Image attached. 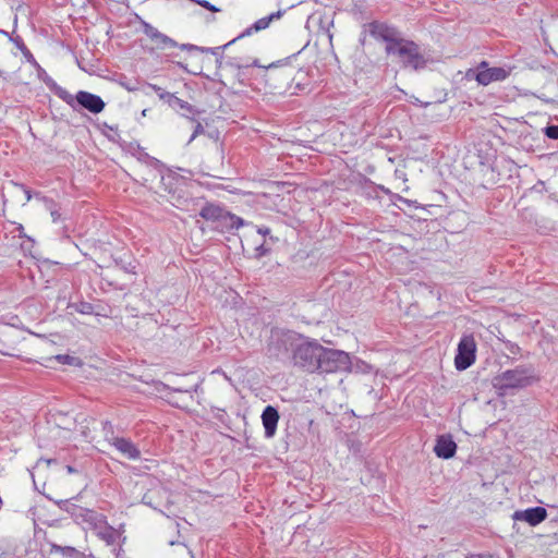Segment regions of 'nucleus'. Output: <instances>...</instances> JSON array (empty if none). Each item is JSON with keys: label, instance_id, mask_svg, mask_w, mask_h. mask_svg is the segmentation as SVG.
Instances as JSON below:
<instances>
[{"label": "nucleus", "instance_id": "f257e3e1", "mask_svg": "<svg viewBox=\"0 0 558 558\" xmlns=\"http://www.w3.org/2000/svg\"><path fill=\"white\" fill-rule=\"evenodd\" d=\"M277 338L288 350L293 349V362L305 372L315 373L323 345L317 340H304L299 333L286 330L277 333Z\"/></svg>", "mask_w": 558, "mask_h": 558}, {"label": "nucleus", "instance_id": "f03ea898", "mask_svg": "<svg viewBox=\"0 0 558 558\" xmlns=\"http://www.w3.org/2000/svg\"><path fill=\"white\" fill-rule=\"evenodd\" d=\"M534 379L533 367L520 365L496 376L493 380V385L500 395H506L510 389L527 387Z\"/></svg>", "mask_w": 558, "mask_h": 558}, {"label": "nucleus", "instance_id": "7ed1b4c3", "mask_svg": "<svg viewBox=\"0 0 558 558\" xmlns=\"http://www.w3.org/2000/svg\"><path fill=\"white\" fill-rule=\"evenodd\" d=\"M388 54L397 57L404 68L418 70L426 64L418 46L414 41L403 38H401L396 46L388 48Z\"/></svg>", "mask_w": 558, "mask_h": 558}, {"label": "nucleus", "instance_id": "20e7f679", "mask_svg": "<svg viewBox=\"0 0 558 558\" xmlns=\"http://www.w3.org/2000/svg\"><path fill=\"white\" fill-rule=\"evenodd\" d=\"M57 505L61 510L66 511L74 522L81 525L84 530L94 531L98 523H101V520L105 517L94 510L77 506L68 499L58 500Z\"/></svg>", "mask_w": 558, "mask_h": 558}, {"label": "nucleus", "instance_id": "39448f33", "mask_svg": "<svg viewBox=\"0 0 558 558\" xmlns=\"http://www.w3.org/2000/svg\"><path fill=\"white\" fill-rule=\"evenodd\" d=\"M351 367L350 356L341 350L328 349L323 347L317 371L319 373L345 372Z\"/></svg>", "mask_w": 558, "mask_h": 558}, {"label": "nucleus", "instance_id": "423d86ee", "mask_svg": "<svg viewBox=\"0 0 558 558\" xmlns=\"http://www.w3.org/2000/svg\"><path fill=\"white\" fill-rule=\"evenodd\" d=\"M199 216L207 221L217 222V228L239 229L244 223L240 217L225 210L219 205L210 203L201 208Z\"/></svg>", "mask_w": 558, "mask_h": 558}, {"label": "nucleus", "instance_id": "0eeeda50", "mask_svg": "<svg viewBox=\"0 0 558 558\" xmlns=\"http://www.w3.org/2000/svg\"><path fill=\"white\" fill-rule=\"evenodd\" d=\"M476 357V343L473 335H463L458 343L454 366L458 371L469 368Z\"/></svg>", "mask_w": 558, "mask_h": 558}, {"label": "nucleus", "instance_id": "6e6552de", "mask_svg": "<svg viewBox=\"0 0 558 558\" xmlns=\"http://www.w3.org/2000/svg\"><path fill=\"white\" fill-rule=\"evenodd\" d=\"M369 35L378 40L386 43V52L388 53V48L390 46H396L401 39L397 29L392 26H389L385 23L380 22H371L366 26Z\"/></svg>", "mask_w": 558, "mask_h": 558}, {"label": "nucleus", "instance_id": "1a4fd4ad", "mask_svg": "<svg viewBox=\"0 0 558 558\" xmlns=\"http://www.w3.org/2000/svg\"><path fill=\"white\" fill-rule=\"evenodd\" d=\"M142 504L163 513L162 508L171 505L169 490L160 484H156L142 497Z\"/></svg>", "mask_w": 558, "mask_h": 558}, {"label": "nucleus", "instance_id": "9d476101", "mask_svg": "<svg viewBox=\"0 0 558 558\" xmlns=\"http://www.w3.org/2000/svg\"><path fill=\"white\" fill-rule=\"evenodd\" d=\"M510 74V71L500 68H488V62L482 61L480 63V73L477 74V83L483 86H487L493 82H501L505 81Z\"/></svg>", "mask_w": 558, "mask_h": 558}, {"label": "nucleus", "instance_id": "9b49d317", "mask_svg": "<svg viewBox=\"0 0 558 558\" xmlns=\"http://www.w3.org/2000/svg\"><path fill=\"white\" fill-rule=\"evenodd\" d=\"M74 98V106L77 104L82 108L88 110L89 112L97 114L100 113L105 109V101L100 96L86 92L80 90L76 93Z\"/></svg>", "mask_w": 558, "mask_h": 558}, {"label": "nucleus", "instance_id": "f8f14e48", "mask_svg": "<svg viewBox=\"0 0 558 558\" xmlns=\"http://www.w3.org/2000/svg\"><path fill=\"white\" fill-rule=\"evenodd\" d=\"M141 24L143 33L154 43L157 49H169L178 47L175 40L159 32L149 23L142 21Z\"/></svg>", "mask_w": 558, "mask_h": 558}, {"label": "nucleus", "instance_id": "ddd939ff", "mask_svg": "<svg viewBox=\"0 0 558 558\" xmlns=\"http://www.w3.org/2000/svg\"><path fill=\"white\" fill-rule=\"evenodd\" d=\"M37 69V75L46 86L61 100L68 104L70 107H74V98L65 88L58 85L57 82L39 65Z\"/></svg>", "mask_w": 558, "mask_h": 558}, {"label": "nucleus", "instance_id": "4468645a", "mask_svg": "<svg viewBox=\"0 0 558 558\" xmlns=\"http://www.w3.org/2000/svg\"><path fill=\"white\" fill-rule=\"evenodd\" d=\"M151 88L158 94L160 99L165 100L172 109L177 111L182 110L183 116L194 113L193 107L187 101L177 97L171 93L162 90V88L157 85H151Z\"/></svg>", "mask_w": 558, "mask_h": 558}, {"label": "nucleus", "instance_id": "2eb2a0df", "mask_svg": "<svg viewBox=\"0 0 558 558\" xmlns=\"http://www.w3.org/2000/svg\"><path fill=\"white\" fill-rule=\"evenodd\" d=\"M512 518L514 520L525 521L531 526H536L547 518V511L543 507H533L523 511H515Z\"/></svg>", "mask_w": 558, "mask_h": 558}, {"label": "nucleus", "instance_id": "dca6fc26", "mask_svg": "<svg viewBox=\"0 0 558 558\" xmlns=\"http://www.w3.org/2000/svg\"><path fill=\"white\" fill-rule=\"evenodd\" d=\"M111 446H113L123 457L129 460H137L141 457V451L136 445L129 438L111 437Z\"/></svg>", "mask_w": 558, "mask_h": 558}, {"label": "nucleus", "instance_id": "f3484780", "mask_svg": "<svg viewBox=\"0 0 558 558\" xmlns=\"http://www.w3.org/2000/svg\"><path fill=\"white\" fill-rule=\"evenodd\" d=\"M262 422L265 429V437L272 438L277 432L279 413L272 405H267L262 413Z\"/></svg>", "mask_w": 558, "mask_h": 558}, {"label": "nucleus", "instance_id": "a211bd4d", "mask_svg": "<svg viewBox=\"0 0 558 558\" xmlns=\"http://www.w3.org/2000/svg\"><path fill=\"white\" fill-rule=\"evenodd\" d=\"M434 451L438 458L450 459L457 451V445L450 436H439L436 440Z\"/></svg>", "mask_w": 558, "mask_h": 558}, {"label": "nucleus", "instance_id": "6ab92c4d", "mask_svg": "<svg viewBox=\"0 0 558 558\" xmlns=\"http://www.w3.org/2000/svg\"><path fill=\"white\" fill-rule=\"evenodd\" d=\"M282 14L283 11L279 10L277 12L270 13L269 15L257 20L253 25L245 28L239 36H236L238 39L251 36L254 32L266 29L274 20H279L282 16Z\"/></svg>", "mask_w": 558, "mask_h": 558}, {"label": "nucleus", "instance_id": "aec40b11", "mask_svg": "<svg viewBox=\"0 0 558 558\" xmlns=\"http://www.w3.org/2000/svg\"><path fill=\"white\" fill-rule=\"evenodd\" d=\"M94 532L108 545H111L116 542V531L107 523L106 517H104L101 523H98V525L94 529Z\"/></svg>", "mask_w": 558, "mask_h": 558}, {"label": "nucleus", "instance_id": "412c9836", "mask_svg": "<svg viewBox=\"0 0 558 558\" xmlns=\"http://www.w3.org/2000/svg\"><path fill=\"white\" fill-rule=\"evenodd\" d=\"M236 40H239L238 37L233 38L232 40H230L229 43H227L226 45H222V46L213 47V48H202V51L211 53L213 56H215L217 58V61L220 62V59L222 58L221 52L225 49H227L229 46L233 45Z\"/></svg>", "mask_w": 558, "mask_h": 558}, {"label": "nucleus", "instance_id": "4be33fe9", "mask_svg": "<svg viewBox=\"0 0 558 558\" xmlns=\"http://www.w3.org/2000/svg\"><path fill=\"white\" fill-rule=\"evenodd\" d=\"M46 209L50 213L53 222H57L61 218L58 205L49 198L44 197Z\"/></svg>", "mask_w": 558, "mask_h": 558}, {"label": "nucleus", "instance_id": "5701e85b", "mask_svg": "<svg viewBox=\"0 0 558 558\" xmlns=\"http://www.w3.org/2000/svg\"><path fill=\"white\" fill-rule=\"evenodd\" d=\"M71 307L80 313V314H83V315H92L94 314V305L92 303H88V302H78V303H74L71 305Z\"/></svg>", "mask_w": 558, "mask_h": 558}, {"label": "nucleus", "instance_id": "b1692460", "mask_svg": "<svg viewBox=\"0 0 558 558\" xmlns=\"http://www.w3.org/2000/svg\"><path fill=\"white\" fill-rule=\"evenodd\" d=\"M102 432H104V435H105V439L111 444V437L112 438H117L118 436H116L114 434V430H113V425L111 422L109 421H105L102 422Z\"/></svg>", "mask_w": 558, "mask_h": 558}, {"label": "nucleus", "instance_id": "393cba45", "mask_svg": "<svg viewBox=\"0 0 558 558\" xmlns=\"http://www.w3.org/2000/svg\"><path fill=\"white\" fill-rule=\"evenodd\" d=\"M54 359L61 364L78 365L80 363V360L77 357L68 354H58L54 356Z\"/></svg>", "mask_w": 558, "mask_h": 558}, {"label": "nucleus", "instance_id": "a878e982", "mask_svg": "<svg viewBox=\"0 0 558 558\" xmlns=\"http://www.w3.org/2000/svg\"><path fill=\"white\" fill-rule=\"evenodd\" d=\"M20 48L26 61L33 66L39 68V63L34 58L33 53L24 45H22Z\"/></svg>", "mask_w": 558, "mask_h": 558}, {"label": "nucleus", "instance_id": "bb28decb", "mask_svg": "<svg viewBox=\"0 0 558 558\" xmlns=\"http://www.w3.org/2000/svg\"><path fill=\"white\" fill-rule=\"evenodd\" d=\"M544 133L550 140H558V125L546 126Z\"/></svg>", "mask_w": 558, "mask_h": 558}, {"label": "nucleus", "instance_id": "cd10ccee", "mask_svg": "<svg viewBox=\"0 0 558 558\" xmlns=\"http://www.w3.org/2000/svg\"><path fill=\"white\" fill-rule=\"evenodd\" d=\"M137 159L141 161H145L148 165H156L158 160L156 158L150 157L147 153L140 150L137 155Z\"/></svg>", "mask_w": 558, "mask_h": 558}, {"label": "nucleus", "instance_id": "c85d7f7f", "mask_svg": "<svg viewBox=\"0 0 558 558\" xmlns=\"http://www.w3.org/2000/svg\"><path fill=\"white\" fill-rule=\"evenodd\" d=\"M480 73V64L475 69H470L465 73L468 80H475L477 82V74Z\"/></svg>", "mask_w": 558, "mask_h": 558}, {"label": "nucleus", "instance_id": "c756f323", "mask_svg": "<svg viewBox=\"0 0 558 558\" xmlns=\"http://www.w3.org/2000/svg\"><path fill=\"white\" fill-rule=\"evenodd\" d=\"M203 132H204L203 125L199 122H197L195 125L194 132L189 140V143L193 142L196 138V136L202 134Z\"/></svg>", "mask_w": 558, "mask_h": 558}, {"label": "nucleus", "instance_id": "7c9ffc66", "mask_svg": "<svg viewBox=\"0 0 558 558\" xmlns=\"http://www.w3.org/2000/svg\"><path fill=\"white\" fill-rule=\"evenodd\" d=\"M180 48H181L182 50H189V51H191V50H198V49H201L199 47L194 46V45H191V44H182V45H180Z\"/></svg>", "mask_w": 558, "mask_h": 558}, {"label": "nucleus", "instance_id": "2f4dec72", "mask_svg": "<svg viewBox=\"0 0 558 558\" xmlns=\"http://www.w3.org/2000/svg\"><path fill=\"white\" fill-rule=\"evenodd\" d=\"M21 187L23 189L24 193H25V196H26V201L29 202L32 199V192L31 190H28L27 187H25L24 185H21Z\"/></svg>", "mask_w": 558, "mask_h": 558}, {"label": "nucleus", "instance_id": "473e14b6", "mask_svg": "<svg viewBox=\"0 0 558 558\" xmlns=\"http://www.w3.org/2000/svg\"><path fill=\"white\" fill-rule=\"evenodd\" d=\"M214 374H221L227 380H230V377L220 368H217L213 372Z\"/></svg>", "mask_w": 558, "mask_h": 558}, {"label": "nucleus", "instance_id": "72a5a7b5", "mask_svg": "<svg viewBox=\"0 0 558 558\" xmlns=\"http://www.w3.org/2000/svg\"><path fill=\"white\" fill-rule=\"evenodd\" d=\"M270 232V230L268 228H259L258 229V233L263 234V235H266Z\"/></svg>", "mask_w": 558, "mask_h": 558}, {"label": "nucleus", "instance_id": "f704fd0d", "mask_svg": "<svg viewBox=\"0 0 558 558\" xmlns=\"http://www.w3.org/2000/svg\"><path fill=\"white\" fill-rule=\"evenodd\" d=\"M252 65H253V66H256V68H264V66L258 62V60H257V59H255V60L253 61Z\"/></svg>", "mask_w": 558, "mask_h": 558}, {"label": "nucleus", "instance_id": "c9c22d12", "mask_svg": "<svg viewBox=\"0 0 558 558\" xmlns=\"http://www.w3.org/2000/svg\"><path fill=\"white\" fill-rule=\"evenodd\" d=\"M258 251H262V254L265 253V250H264V246L263 245H259V247H257Z\"/></svg>", "mask_w": 558, "mask_h": 558}, {"label": "nucleus", "instance_id": "e433bc0d", "mask_svg": "<svg viewBox=\"0 0 558 558\" xmlns=\"http://www.w3.org/2000/svg\"><path fill=\"white\" fill-rule=\"evenodd\" d=\"M68 471H69L70 473L74 472V470H73V468H72V466H68Z\"/></svg>", "mask_w": 558, "mask_h": 558}]
</instances>
